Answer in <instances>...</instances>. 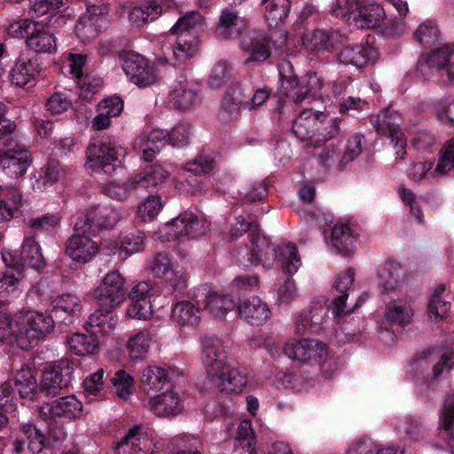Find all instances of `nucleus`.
Masks as SVG:
<instances>
[{
	"label": "nucleus",
	"instance_id": "1",
	"mask_svg": "<svg viewBox=\"0 0 454 454\" xmlns=\"http://www.w3.org/2000/svg\"><path fill=\"white\" fill-rule=\"evenodd\" d=\"M200 343L201 362L209 381L223 393H240L247 385V377L232 364L222 340L205 334Z\"/></svg>",
	"mask_w": 454,
	"mask_h": 454
},
{
	"label": "nucleus",
	"instance_id": "2",
	"mask_svg": "<svg viewBox=\"0 0 454 454\" xmlns=\"http://www.w3.org/2000/svg\"><path fill=\"white\" fill-rule=\"evenodd\" d=\"M15 130L12 121L0 127V168L11 178L23 176L32 163L31 153L19 143Z\"/></svg>",
	"mask_w": 454,
	"mask_h": 454
},
{
	"label": "nucleus",
	"instance_id": "3",
	"mask_svg": "<svg viewBox=\"0 0 454 454\" xmlns=\"http://www.w3.org/2000/svg\"><path fill=\"white\" fill-rule=\"evenodd\" d=\"M204 19L198 12H191L178 19L171 27V34L177 35L173 46V54L178 61H185L197 53L198 29L203 25Z\"/></svg>",
	"mask_w": 454,
	"mask_h": 454
},
{
	"label": "nucleus",
	"instance_id": "4",
	"mask_svg": "<svg viewBox=\"0 0 454 454\" xmlns=\"http://www.w3.org/2000/svg\"><path fill=\"white\" fill-rule=\"evenodd\" d=\"M54 329V321L51 316L36 311H27L19 328L16 341L22 349H28L37 344L40 340Z\"/></svg>",
	"mask_w": 454,
	"mask_h": 454
},
{
	"label": "nucleus",
	"instance_id": "5",
	"mask_svg": "<svg viewBox=\"0 0 454 454\" xmlns=\"http://www.w3.org/2000/svg\"><path fill=\"white\" fill-rule=\"evenodd\" d=\"M250 247L239 252L238 261L244 268L256 266L262 263L270 267L277 253L267 237L259 229L249 233Z\"/></svg>",
	"mask_w": 454,
	"mask_h": 454
},
{
	"label": "nucleus",
	"instance_id": "6",
	"mask_svg": "<svg viewBox=\"0 0 454 454\" xmlns=\"http://www.w3.org/2000/svg\"><path fill=\"white\" fill-rule=\"evenodd\" d=\"M125 279L118 270H110L94 289L92 295L99 306L113 309L125 300Z\"/></svg>",
	"mask_w": 454,
	"mask_h": 454
},
{
	"label": "nucleus",
	"instance_id": "7",
	"mask_svg": "<svg viewBox=\"0 0 454 454\" xmlns=\"http://www.w3.org/2000/svg\"><path fill=\"white\" fill-rule=\"evenodd\" d=\"M282 77V91L286 98L292 103L299 104L308 96L317 95L322 87L323 82L317 73L309 72L300 80L296 76Z\"/></svg>",
	"mask_w": 454,
	"mask_h": 454
},
{
	"label": "nucleus",
	"instance_id": "8",
	"mask_svg": "<svg viewBox=\"0 0 454 454\" xmlns=\"http://www.w3.org/2000/svg\"><path fill=\"white\" fill-rule=\"evenodd\" d=\"M75 222L74 233L66 242V254L74 262L84 264L92 261L99 251L98 242L90 238V233L84 227L77 230Z\"/></svg>",
	"mask_w": 454,
	"mask_h": 454
},
{
	"label": "nucleus",
	"instance_id": "9",
	"mask_svg": "<svg viewBox=\"0 0 454 454\" xmlns=\"http://www.w3.org/2000/svg\"><path fill=\"white\" fill-rule=\"evenodd\" d=\"M346 36L334 29H315L301 37L302 47L312 54L333 53L343 46Z\"/></svg>",
	"mask_w": 454,
	"mask_h": 454
},
{
	"label": "nucleus",
	"instance_id": "10",
	"mask_svg": "<svg viewBox=\"0 0 454 454\" xmlns=\"http://www.w3.org/2000/svg\"><path fill=\"white\" fill-rule=\"evenodd\" d=\"M122 215L119 209L114 207H93L86 213L77 218V230L84 227L90 232L103 229L114 228L121 219Z\"/></svg>",
	"mask_w": 454,
	"mask_h": 454
},
{
	"label": "nucleus",
	"instance_id": "11",
	"mask_svg": "<svg viewBox=\"0 0 454 454\" xmlns=\"http://www.w3.org/2000/svg\"><path fill=\"white\" fill-rule=\"evenodd\" d=\"M87 164L94 170L111 175L121 167L116 148L110 143H91L87 148Z\"/></svg>",
	"mask_w": 454,
	"mask_h": 454
},
{
	"label": "nucleus",
	"instance_id": "12",
	"mask_svg": "<svg viewBox=\"0 0 454 454\" xmlns=\"http://www.w3.org/2000/svg\"><path fill=\"white\" fill-rule=\"evenodd\" d=\"M74 369L67 360H60L46 370L40 381V391L46 395H57L68 387Z\"/></svg>",
	"mask_w": 454,
	"mask_h": 454
},
{
	"label": "nucleus",
	"instance_id": "13",
	"mask_svg": "<svg viewBox=\"0 0 454 454\" xmlns=\"http://www.w3.org/2000/svg\"><path fill=\"white\" fill-rule=\"evenodd\" d=\"M161 232L168 240L179 239L183 236L198 237L206 232L204 223L192 212L185 211L161 228Z\"/></svg>",
	"mask_w": 454,
	"mask_h": 454
},
{
	"label": "nucleus",
	"instance_id": "14",
	"mask_svg": "<svg viewBox=\"0 0 454 454\" xmlns=\"http://www.w3.org/2000/svg\"><path fill=\"white\" fill-rule=\"evenodd\" d=\"M122 69L129 81L140 88L150 86L156 80L153 67L137 53H129L123 58Z\"/></svg>",
	"mask_w": 454,
	"mask_h": 454
},
{
	"label": "nucleus",
	"instance_id": "15",
	"mask_svg": "<svg viewBox=\"0 0 454 454\" xmlns=\"http://www.w3.org/2000/svg\"><path fill=\"white\" fill-rule=\"evenodd\" d=\"M149 410L157 417L173 419L184 409L182 396L173 390L155 395L148 401Z\"/></svg>",
	"mask_w": 454,
	"mask_h": 454
},
{
	"label": "nucleus",
	"instance_id": "16",
	"mask_svg": "<svg viewBox=\"0 0 454 454\" xmlns=\"http://www.w3.org/2000/svg\"><path fill=\"white\" fill-rule=\"evenodd\" d=\"M408 270L399 262H388L378 272V286L384 294L401 292L408 281Z\"/></svg>",
	"mask_w": 454,
	"mask_h": 454
},
{
	"label": "nucleus",
	"instance_id": "17",
	"mask_svg": "<svg viewBox=\"0 0 454 454\" xmlns=\"http://www.w3.org/2000/svg\"><path fill=\"white\" fill-rule=\"evenodd\" d=\"M199 88L185 77L176 81L169 91V102L178 110H188L199 102Z\"/></svg>",
	"mask_w": 454,
	"mask_h": 454
},
{
	"label": "nucleus",
	"instance_id": "18",
	"mask_svg": "<svg viewBox=\"0 0 454 454\" xmlns=\"http://www.w3.org/2000/svg\"><path fill=\"white\" fill-rule=\"evenodd\" d=\"M26 45L35 53L52 54L57 51L55 35L47 24L39 21H36Z\"/></svg>",
	"mask_w": 454,
	"mask_h": 454
},
{
	"label": "nucleus",
	"instance_id": "19",
	"mask_svg": "<svg viewBox=\"0 0 454 454\" xmlns=\"http://www.w3.org/2000/svg\"><path fill=\"white\" fill-rule=\"evenodd\" d=\"M239 316L252 325H260L271 315L268 305L258 296L244 299L238 305Z\"/></svg>",
	"mask_w": 454,
	"mask_h": 454
},
{
	"label": "nucleus",
	"instance_id": "20",
	"mask_svg": "<svg viewBox=\"0 0 454 454\" xmlns=\"http://www.w3.org/2000/svg\"><path fill=\"white\" fill-rule=\"evenodd\" d=\"M241 49L249 54L246 62L263 61L270 55V41L263 34L249 32L240 41Z\"/></svg>",
	"mask_w": 454,
	"mask_h": 454
},
{
	"label": "nucleus",
	"instance_id": "21",
	"mask_svg": "<svg viewBox=\"0 0 454 454\" xmlns=\"http://www.w3.org/2000/svg\"><path fill=\"white\" fill-rule=\"evenodd\" d=\"M452 295L445 284H439L427 301V317L436 324L442 323L451 307Z\"/></svg>",
	"mask_w": 454,
	"mask_h": 454
},
{
	"label": "nucleus",
	"instance_id": "22",
	"mask_svg": "<svg viewBox=\"0 0 454 454\" xmlns=\"http://www.w3.org/2000/svg\"><path fill=\"white\" fill-rule=\"evenodd\" d=\"M45 414L51 418L76 419L82 415V404L74 395L59 397L43 407Z\"/></svg>",
	"mask_w": 454,
	"mask_h": 454
},
{
	"label": "nucleus",
	"instance_id": "23",
	"mask_svg": "<svg viewBox=\"0 0 454 454\" xmlns=\"http://www.w3.org/2000/svg\"><path fill=\"white\" fill-rule=\"evenodd\" d=\"M23 206V194L16 186L4 187L0 192V224L12 221Z\"/></svg>",
	"mask_w": 454,
	"mask_h": 454
},
{
	"label": "nucleus",
	"instance_id": "24",
	"mask_svg": "<svg viewBox=\"0 0 454 454\" xmlns=\"http://www.w3.org/2000/svg\"><path fill=\"white\" fill-rule=\"evenodd\" d=\"M40 72L37 58L20 57L10 72L12 83L24 87L35 79Z\"/></svg>",
	"mask_w": 454,
	"mask_h": 454
},
{
	"label": "nucleus",
	"instance_id": "25",
	"mask_svg": "<svg viewBox=\"0 0 454 454\" xmlns=\"http://www.w3.org/2000/svg\"><path fill=\"white\" fill-rule=\"evenodd\" d=\"M401 121L402 117L396 111L385 109L378 115L374 127L379 135L388 137L392 142L395 139L401 142L404 136L400 127Z\"/></svg>",
	"mask_w": 454,
	"mask_h": 454
},
{
	"label": "nucleus",
	"instance_id": "26",
	"mask_svg": "<svg viewBox=\"0 0 454 454\" xmlns=\"http://www.w3.org/2000/svg\"><path fill=\"white\" fill-rule=\"evenodd\" d=\"M247 20L236 12L224 10L220 16L215 28V35L220 39H231L240 35L247 27Z\"/></svg>",
	"mask_w": 454,
	"mask_h": 454
},
{
	"label": "nucleus",
	"instance_id": "27",
	"mask_svg": "<svg viewBox=\"0 0 454 454\" xmlns=\"http://www.w3.org/2000/svg\"><path fill=\"white\" fill-rule=\"evenodd\" d=\"M171 318L180 327H196L200 322V310L190 301H177L172 305Z\"/></svg>",
	"mask_w": 454,
	"mask_h": 454
},
{
	"label": "nucleus",
	"instance_id": "28",
	"mask_svg": "<svg viewBox=\"0 0 454 454\" xmlns=\"http://www.w3.org/2000/svg\"><path fill=\"white\" fill-rule=\"evenodd\" d=\"M14 383L20 398L33 401L37 397L40 385L37 383L35 372L30 367L22 366L18 370L14 376Z\"/></svg>",
	"mask_w": 454,
	"mask_h": 454
},
{
	"label": "nucleus",
	"instance_id": "29",
	"mask_svg": "<svg viewBox=\"0 0 454 454\" xmlns=\"http://www.w3.org/2000/svg\"><path fill=\"white\" fill-rule=\"evenodd\" d=\"M318 120L309 146L317 147L340 134V120L328 118L324 113H317Z\"/></svg>",
	"mask_w": 454,
	"mask_h": 454
},
{
	"label": "nucleus",
	"instance_id": "30",
	"mask_svg": "<svg viewBox=\"0 0 454 454\" xmlns=\"http://www.w3.org/2000/svg\"><path fill=\"white\" fill-rule=\"evenodd\" d=\"M203 306L210 316L223 319L235 308L236 304L230 295L209 291L204 299Z\"/></svg>",
	"mask_w": 454,
	"mask_h": 454
},
{
	"label": "nucleus",
	"instance_id": "31",
	"mask_svg": "<svg viewBox=\"0 0 454 454\" xmlns=\"http://www.w3.org/2000/svg\"><path fill=\"white\" fill-rule=\"evenodd\" d=\"M112 309L105 308L104 310H95L88 318L87 331L93 336L107 334L112 332L117 324V317L111 311Z\"/></svg>",
	"mask_w": 454,
	"mask_h": 454
},
{
	"label": "nucleus",
	"instance_id": "32",
	"mask_svg": "<svg viewBox=\"0 0 454 454\" xmlns=\"http://www.w3.org/2000/svg\"><path fill=\"white\" fill-rule=\"evenodd\" d=\"M119 452L124 454H140L145 452L148 448V439L142 431L141 427L135 426L129 430L127 434L117 443Z\"/></svg>",
	"mask_w": 454,
	"mask_h": 454
},
{
	"label": "nucleus",
	"instance_id": "33",
	"mask_svg": "<svg viewBox=\"0 0 454 454\" xmlns=\"http://www.w3.org/2000/svg\"><path fill=\"white\" fill-rule=\"evenodd\" d=\"M317 120V113L313 112L311 109H305L293 123L292 129L294 134L301 141L307 142L308 146H309L312 136H314Z\"/></svg>",
	"mask_w": 454,
	"mask_h": 454
},
{
	"label": "nucleus",
	"instance_id": "34",
	"mask_svg": "<svg viewBox=\"0 0 454 454\" xmlns=\"http://www.w3.org/2000/svg\"><path fill=\"white\" fill-rule=\"evenodd\" d=\"M168 176V173L161 166L151 165L132 177L137 190L139 188L149 190L160 185Z\"/></svg>",
	"mask_w": 454,
	"mask_h": 454
},
{
	"label": "nucleus",
	"instance_id": "35",
	"mask_svg": "<svg viewBox=\"0 0 454 454\" xmlns=\"http://www.w3.org/2000/svg\"><path fill=\"white\" fill-rule=\"evenodd\" d=\"M173 370L157 365H149L141 373L140 381L143 386L151 390H160L165 384L171 380Z\"/></svg>",
	"mask_w": 454,
	"mask_h": 454
},
{
	"label": "nucleus",
	"instance_id": "36",
	"mask_svg": "<svg viewBox=\"0 0 454 454\" xmlns=\"http://www.w3.org/2000/svg\"><path fill=\"white\" fill-rule=\"evenodd\" d=\"M413 316L412 307L401 300H394L386 307L385 318L390 325L404 327L411 324Z\"/></svg>",
	"mask_w": 454,
	"mask_h": 454
},
{
	"label": "nucleus",
	"instance_id": "37",
	"mask_svg": "<svg viewBox=\"0 0 454 454\" xmlns=\"http://www.w3.org/2000/svg\"><path fill=\"white\" fill-rule=\"evenodd\" d=\"M355 272L349 268L343 273L338 275L336 278L333 287L340 294L333 300V312L335 316L340 317L345 313L346 300L348 296V290L354 282Z\"/></svg>",
	"mask_w": 454,
	"mask_h": 454
},
{
	"label": "nucleus",
	"instance_id": "38",
	"mask_svg": "<svg viewBox=\"0 0 454 454\" xmlns=\"http://www.w3.org/2000/svg\"><path fill=\"white\" fill-rule=\"evenodd\" d=\"M23 274L20 267L9 268L0 276V297H17L22 292Z\"/></svg>",
	"mask_w": 454,
	"mask_h": 454
},
{
	"label": "nucleus",
	"instance_id": "39",
	"mask_svg": "<svg viewBox=\"0 0 454 454\" xmlns=\"http://www.w3.org/2000/svg\"><path fill=\"white\" fill-rule=\"evenodd\" d=\"M331 241L339 253L348 255L356 242V237L348 224L336 223L332 231Z\"/></svg>",
	"mask_w": 454,
	"mask_h": 454
},
{
	"label": "nucleus",
	"instance_id": "40",
	"mask_svg": "<svg viewBox=\"0 0 454 454\" xmlns=\"http://www.w3.org/2000/svg\"><path fill=\"white\" fill-rule=\"evenodd\" d=\"M357 16L355 18L356 25L360 27H374L379 26L385 16L383 8L374 3L359 4Z\"/></svg>",
	"mask_w": 454,
	"mask_h": 454
},
{
	"label": "nucleus",
	"instance_id": "41",
	"mask_svg": "<svg viewBox=\"0 0 454 454\" xmlns=\"http://www.w3.org/2000/svg\"><path fill=\"white\" fill-rule=\"evenodd\" d=\"M52 312L56 317H61V313L67 314L63 321L72 322V318L81 310V301L73 294H63L55 298L51 302Z\"/></svg>",
	"mask_w": 454,
	"mask_h": 454
},
{
	"label": "nucleus",
	"instance_id": "42",
	"mask_svg": "<svg viewBox=\"0 0 454 454\" xmlns=\"http://www.w3.org/2000/svg\"><path fill=\"white\" fill-rule=\"evenodd\" d=\"M162 9L156 1H149L140 6H135L129 12V20L137 25L142 26L149 21H153L161 14Z\"/></svg>",
	"mask_w": 454,
	"mask_h": 454
},
{
	"label": "nucleus",
	"instance_id": "43",
	"mask_svg": "<svg viewBox=\"0 0 454 454\" xmlns=\"http://www.w3.org/2000/svg\"><path fill=\"white\" fill-rule=\"evenodd\" d=\"M151 340V333L148 330H142L132 334L126 345L130 359L143 360L149 351Z\"/></svg>",
	"mask_w": 454,
	"mask_h": 454
},
{
	"label": "nucleus",
	"instance_id": "44",
	"mask_svg": "<svg viewBox=\"0 0 454 454\" xmlns=\"http://www.w3.org/2000/svg\"><path fill=\"white\" fill-rule=\"evenodd\" d=\"M264 6V18L271 27L283 24L287 18L291 2L290 0H270Z\"/></svg>",
	"mask_w": 454,
	"mask_h": 454
},
{
	"label": "nucleus",
	"instance_id": "45",
	"mask_svg": "<svg viewBox=\"0 0 454 454\" xmlns=\"http://www.w3.org/2000/svg\"><path fill=\"white\" fill-rule=\"evenodd\" d=\"M454 54V43H445L442 46L436 47L430 52H427V68L436 69L442 73L450 62V58Z\"/></svg>",
	"mask_w": 454,
	"mask_h": 454
},
{
	"label": "nucleus",
	"instance_id": "46",
	"mask_svg": "<svg viewBox=\"0 0 454 454\" xmlns=\"http://www.w3.org/2000/svg\"><path fill=\"white\" fill-rule=\"evenodd\" d=\"M136 190L132 176L125 181H111L103 186L104 193L117 201H126Z\"/></svg>",
	"mask_w": 454,
	"mask_h": 454
},
{
	"label": "nucleus",
	"instance_id": "47",
	"mask_svg": "<svg viewBox=\"0 0 454 454\" xmlns=\"http://www.w3.org/2000/svg\"><path fill=\"white\" fill-rule=\"evenodd\" d=\"M98 340L91 333L90 335L75 333L67 340L69 349L77 356L93 354L97 349Z\"/></svg>",
	"mask_w": 454,
	"mask_h": 454
},
{
	"label": "nucleus",
	"instance_id": "48",
	"mask_svg": "<svg viewBox=\"0 0 454 454\" xmlns=\"http://www.w3.org/2000/svg\"><path fill=\"white\" fill-rule=\"evenodd\" d=\"M279 260L284 271L289 275L297 272L301 266L298 248L294 244L286 243L278 247Z\"/></svg>",
	"mask_w": 454,
	"mask_h": 454
},
{
	"label": "nucleus",
	"instance_id": "49",
	"mask_svg": "<svg viewBox=\"0 0 454 454\" xmlns=\"http://www.w3.org/2000/svg\"><path fill=\"white\" fill-rule=\"evenodd\" d=\"M364 137L356 133L347 140L345 151L337 164V168L342 170L347 164L356 159L364 150Z\"/></svg>",
	"mask_w": 454,
	"mask_h": 454
},
{
	"label": "nucleus",
	"instance_id": "50",
	"mask_svg": "<svg viewBox=\"0 0 454 454\" xmlns=\"http://www.w3.org/2000/svg\"><path fill=\"white\" fill-rule=\"evenodd\" d=\"M145 234L142 231H135L127 234L117 247L119 254H123L124 258H126L136 253L143 251L145 247Z\"/></svg>",
	"mask_w": 454,
	"mask_h": 454
},
{
	"label": "nucleus",
	"instance_id": "51",
	"mask_svg": "<svg viewBox=\"0 0 454 454\" xmlns=\"http://www.w3.org/2000/svg\"><path fill=\"white\" fill-rule=\"evenodd\" d=\"M21 258L24 263L32 268L39 269L43 265V256L37 242L34 238H26L22 244Z\"/></svg>",
	"mask_w": 454,
	"mask_h": 454
},
{
	"label": "nucleus",
	"instance_id": "52",
	"mask_svg": "<svg viewBox=\"0 0 454 454\" xmlns=\"http://www.w3.org/2000/svg\"><path fill=\"white\" fill-rule=\"evenodd\" d=\"M108 24V20H102V23H97L93 20L82 16L75 26L77 36L83 42H89L95 38L98 32L105 29Z\"/></svg>",
	"mask_w": 454,
	"mask_h": 454
},
{
	"label": "nucleus",
	"instance_id": "53",
	"mask_svg": "<svg viewBox=\"0 0 454 454\" xmlns=\"http://www.w3.org/2000/svg\"><path fill=\"white\" fill-rule=\"evenodd\" d=\"M454 423V402L447 403L441 417V428L443 429L446 436L444 437L443 443H434L433 446L436 449H447L450 446L454 440L453 426Z\"/></svg>",
	"mask_w": 454,
	"mask_h": 454
},
{
	"label": "nucleus",
	"instance_id": "54",
	"mask_svg": "<svg viewBox=\"0 0 454 454\" xmlns=\"http://www.w3.org/2000/svg\"><path fill=\"white\" fill-rule=\"evenodd\" d=\"M63 175L64 172L59 162L55 160H50L41 168L36 183L39 187L45 188L56 184Z\"/></svg>",
	"mask_w": 454,
	"mask_h": 454
},
{
	"label": "nucleus",
	"instance_id": "55",
	"mask_svg": "<svg viewBox=\"0 0 454 454\" xmlns=\"http://www.w3.org/2000/svg\"><path fill=\"white\" fill-rule=\"evenodd\" d=\"M111 381L117 396L122 400H127L135 389L133 377L124 370L117 371Z\"/></svg>",
	"mask_w": 454,
	"mask_h": 454
},
{
	"label": "nucleus",
	"instance_id": "56",
	"mask_svg": "<svg viewBox=\"0 0 454 454\" xmlns=\"http://www.w3.org/2000/svg\"><path fill=\"white\" fill-rule=\"evenodd\" d=\"M340 61L346 65L363 67L367 63L365 50L361 45L345 46L339 53Z\"/></svg>",
	"mask_w": 454,
	"mask_h": 454
},
{
	"label": "nucleus",
	"instance_id": "57",
	"mask_svg": "<svg viewBox=\"0 0 454 454\" xmlns=\"http://www.w3.org/2000/svg\"><path fill=\"white\" fill-rule=\"evenodd\" d=\"M21 430L28 441L29 450L34 454L40 453L45 446V435L31 423L24 424Z\"/></svg>",
	"mask_w": 454,
	"mask_h": 454
},
{
	"label": "nucleus",
	"instance_id": "58",
	"mask_svg": "<svg viewBox=\"0 0 454 454\" xmlns=\"http://www.w3.org/2000/svg\"><path fill=\"white\" fill-rule=\"evenodd\" d=\"M174 262L165 252L157 253L151 260L149 270L156 278H163L175 269Z\"/></svg>",
	"mask_w": 454,
	"mask_h": 454
},
{
	"label": "nucleus",
	"instance_id": "59",
	"mask_svg": "<svg viewBox=\"0 0 454 454\" xmlns=\"http://www.w3.org/2000/svg\"><path fill=\"white\" fill-rule=\"evenodd\" d=\"M72 105L71 99L63 92H54L45 102V110L51 115L56 116L67 112Z\"/></svg>",
	"mask_w": 454,
	"mask_h": 454
},
{
	"label": "nucleus",
	"instance_id": "60",
	"mask_svg": "<svg viewBox=\"0 0 454 454\" xmlns=\"http://www.w3.org/2000/svg\"><path fill=\"white\" fill-rule=\"evenodd\" d=\"M29 14L34 17H42L48 13L53 14L64 6L66 0H29Z\"/></svg>",
	"mask_w": 454,
	"mask_h": 454
},
{
	"label": "nucleus",
	"instance_id": "61",
	"mask_svg": "<svg viewBox=\"0 0 454 454\" xmlns=\"http://www.w3.org/2000/svg\"><path fill=\"white\" fill-rule=\"evenodd\" d=\"M134 149L142 153L141 158L145 161H152L160 151V148L148 138L146 133L141 134L135 139Z\"/></svg>",
	"mask_w": 454,
	"mask_h": 454
},
{
	"label": "nucleus",
	"instance_id": "62",
	"mask_svg": "<svg viewBox=\"0 0 454 454\" xmlns=\"http://www.w3.org/2000/svg\"><path fill=\"white\" fill-rule=\"evenodd\" d=\"M162 202L159 196H149L137 207V214L144 221L153 220L161 210Z\"/></svg>",
	"mask_w": 454,
	"mask_h": 454
},
{
	"label": "nucleus",
	"instance_id": "63",
	"mask_svg": "<svg viewBox=\"0 0 454 454\" xmlns=\"http://www.w3.org/2000/svg\"><path fill=\"white\" fill-rule=\"evenodd\" d=\"M309 339L289 340L285 344V354L293 360L307 363V347Z\"/></svg>",
	"mask_w": 454,
	"mask_h": 454
},
{
	"label": "nucleus",
	"instance_id": "64",
	"mask_svg": "<svg viewBox=\"0 0 454 454\" xmlns=\"http://www.w3.org/2000/svg\"><path fill=\"white\" fill-rule=\"evenodd\" d=\"M36 21L31 19H22L12 22L7 27V34L12 38H24L25 42L28 40Z\"/></svg>",
	"mask_w": 454,
	"mask_h": 454
}]
</instances>
